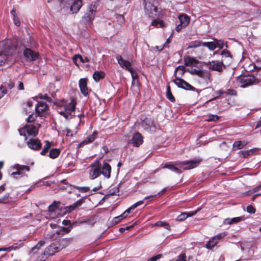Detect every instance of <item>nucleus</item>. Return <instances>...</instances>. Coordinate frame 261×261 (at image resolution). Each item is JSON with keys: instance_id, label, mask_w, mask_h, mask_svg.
<instances>
[{"instance_id": "nucleus-56", "label": "nucleus", "mask_w": 261, "mask_h": 261, "mask_svg": "<svg viewBox=\"0 0 261 261\" xmlns=\"http://www.w3.org/2000/svg\"><path fill=\"white\" fill-rule=\"evenodd\" d=\"M175 261H187L185 253H181L178 256L177 259Z\"/></svg>"}, {"instance_id": "nucleus-20", "label": "nucleus", "mask_w": 261, "mask_h": 261, "mask_svg": "<svg viewBox=\"0 0 261 261\" xmlns=\"http://www.w3.org/2000/svg\"><path fill=\"white\" fill-rule=\"evenodd\" d=\"M111 166L108 163L104 162L103 164L101 165V174H102L105 177L109 179L111 177Z\"/></svg>"}, {"instance_id": "nucleus-1", "label": "nucleus", "mask_w": 261, "mask_h": 261, "mask_svg": "<svg viewBox=\"0 0 261 261\" xmlns=\"http://www.w3.org/2000/svg\"><path fill=\"white\" fill-rule=\"evenodd\" d=\"M56 105L60 108L58 112L61 115L66 119L72 117V112L75 111L76 105L75 99L65 100L63 99L57 101Z\"/></svg>"}, {"instance_id": "nucleus-55", "label": "nucleus", "mask_w": 261, "mask_h": 261, "mask_svg": "<svg viewBox=\"0 0 261 261\" xmlns=\"http://www.w3.org/2000/svg\"><path fill=\"white\" fill-rule=\"evenodd\" d=\"M48 256V255L45 253L44 251V252L38 258L37 261H45Z\"/></svg>"}, {"instance_id": "nucleus-36", "label": "nucleus", "mask_w": 261, "mask_h": 261, "mask_svg": "<svg viewBox=\"0 0 261 261\" xmlns=\"http://www.w3.org/2000/svg\"><path fill=\"white\" fill-rule=\"evenodd\" d=\"M95 16L93 13L87 12L83 17V19L85 21L88 22L93 20Z\"/></svg>"}, {"instance_id": "nucleus-50", "label": "nucleus", "mask_w": 261, "mask_h": 261, "mask_svg": "<svg viewBox=\"0 0 261 261\" xmlns=\"http://www.w3.org/2000/svg\"><path fill=\"white\" fill-rule=\"evenodd\" d=\"M73 187L74 189L78 190L80 192L82 193H86L90 190V188L88 187H79L74 186Z\"/></svg>"}, {"instance_id": "nucleus-60", "label": "nucleus", "mask_w": 261, "mask_h": 261, "mask_svg": "<svg viewBox=\"0 0 261 261\" xmlns=\"http://www.w3.org/2000/svg\"><path fill=\"white\" fill-rule=\"evenodd\" d=\"M165 46L166 43L161 46H155L154 47H152V49L155 51H160L163 49Z\"/></svg>"}, {"instance_id": "nucleus-44", "label": "nucleus", "mask_w": 261, "mask_h": 261, "mask_svg": "<svg viewBox=\"0 0 261 261\" xmlns=\"http://www.w3.org/2000/svg\"><path fill=\"white\" fill-rule=\"evenodd\" d=\"M154 226H161V227H164L167 229H170V226L168 223L162 222V221H159L155 223L154 225Z\"/></svg>"}, {"instance_id": "nucleus-28", "label": "nucleus", "mask_w": 261, "mask_h": 261, "mask_svg": "<svg viewBox=\"0 0 261 261\" xmlns=\"http://www.w3.org/2000/svg\"><path fill=\"white\" fill-rule=\"evenodd\" d=\"M198 76L204 79L206 83L211 82V73L207 71L200 70Z\"/></svg>"}, {"instance_id": "nucleus-16", "label": "nucleus", "mask_w": 261, "mask_h": 261, "mask_svg": "<svg viewBox=\"0 0 261 261\" xmlns=\"http://www.w3.org/2000/svg\"><path fill=\"white\" fill-rule=\"evenodd\" d=\"M174 83L179 88H183L186 90H191L193 87L190 85L189 83L179 78L178 77H176L175 79L173 80Z\"/></svg>"}, {"instance_id": "nucleus-51", "label": "nucleus", "mask_w": 261, "mask_h": 261, "mask_svg": "<svg viewBox=\"0 0 261 261\" xmlns=\"http://www.w3.org/2000/svg\"><path fill=\"white\" fill-rule=\"evenodd\" d=\"M151 24L154 27H156L158 24H159L160 27L162 28L164 26V22L162 20L155 19L152 21Z\"/></svg>"}, {"instance_id": "nucleus-18", "label": "nucleus", "mask_w": 261, "mask_h": 261, "mask_svg": "<svg viewBox=\"0 0 261 261\" xmlns=\"http://www.w3.org/2000/svg\"><path fill=\"white\" fill-rule=\"evenodd\" d=\"M178 163V162H176L174 164H172L171 162L167 163L164 165H161L160 167V169L167 168L174 172L180 174L181 173V171L179 168V167L175 165Z\"/></svg>"}, {"instance_id": "nucleus-46", "label": "nucleus", "mask_w": 261, "mask_h": 261, "mask_svg": "<svg viewBox=\"0 0 261 261\" xmlns=\"http://www.w3.org/2000/svg\"><path fill=\"white\" fill-rule=\"evenodd\" d=\"M188 217L186 212L182 213L181 214L178 215L176 220L177 221H182L186 220Z\"/></svg>"}, {"instance_id": "nucleus-29", "label": "nucleus", "mask_w": 261, "mask_h": 261, "mask_svg": "<svg viewBox=\"0 0 261 261\" xmlns=\"http://www.w3.org/2000/svg\"><path fill=\"white\" fill-rule=\"evenodd\" d=\"M243 217H237L233 218H226L224 221V224L230 225L233 223H237L243 220Z\"/></svg>"}, {"instance_id": "nucleus-39", "label": "nucleus", "mask_w": 261, "mask_h": 261, "mask_svg": "<svg viewBox=\"0 0 261 261\" xmlns=\"http://www.w3.org/2000/svg\"><path fill=\"white\" fill-rule=\"evenodd\" d=\"M83 202V200L82 199L78 200L75 202H74L72 205H70L69 207V211H71L74 210L77 207L80 206L82 204Z\"/></svg>"}, {"instance_id": "nucleus-41", "label": "nucleus", "mask_w": 261, "mask_h": 261, "mask_svg": "<svg viewBox=\"0 0 261 261\" xmlns=\"http://www.w3.org/2000/svg\"><path fill=\"white\" fill-rule=\"evenodd\" d=\"M115 18L117 20L118 23L119 25H121L123 24H124V21H125V19H124V17L123 15L116 14L115 15Z\"/></svg>"}, {"instance_id": "nucleus-13", "label": "nucleus", "mask_w": 261, "mask_h": 261, "mask_svg": "<svg viewBox=\"0 0 261 261\" xmlns=\"http://www.w3.org/2000/svg\"><path fill=\"white\" fill-rule=\"evenodd\" d=\"M227 232L224 231L212 237L206 244V247L208 249H212L214 247L219 241L224 238L227 234Z\"/></svg>"}, {"instance_id": "nucleus-30", "label": "nucleus", "mask_w": 261, "mask_h": 261, "mask_svg": "<svg viewBox=\"0 0 261 261\" xmlns=\"http://www.w3.org/2000/svg\"><path fill=\"white\" fill-rule=\"evenodd\" d=\"M78 59H79L80 61L82 63H83L89 62V59L88 57H85L84 58L80 55H79V54L75 55V56H74L73 57L72 60H73V62L74 63V64L77 66L78 65V64H77V60Z\"/></svg>"}, {"instance_id": "nucleus-64", "label": "nucleus", "mask_w": 261, "mask_h": 261, "mask_svg": "<svg viewBox=\"0 0 261 261\" xmlns=\"http://www.w3.org/2000/svg\"><path fill=\"white\" fill-rule=\"evenodd\" d=\"M221 55L225 57H229L230 56V54L228 50L224 49L222 50Z\"/></svg>"}, {"instance_id": "nucleus-38", "label": "nucleus", "mask_w": 261, "mask_h": 261, "mask_svg": "<svg viewBox=\"0 0 261 261\" xmlns=\"http://www.w3.org/2000/svg\"><path fill=\"white\" fill-rule=\"evenodd\" d=\"M202 43L201 41H191L187 48H195V47H199L200 46H201V45H202Z\"/></svg>"}, {"instance_id": "nucleus-42", "label": "nucleus", "mask_w": 261, "mask_h": 261, "mask_svg": "<svg viewBox=\"0 0 261 261\" xmlns=\"http://www.w3.org/2000/svg\"><path fill=\"white\" fill-rule=\"evenodd\" d=\"M253 152L252 149L248 150H242L240 151L239 153L240 156L243 158H246L251 154Z\"/></svg>"}, {"instance_id": "nucleus-3", "label": "nucleus", "mask_w": 261, "mask_h": 261, "mask_svg": "<svg viewBox=\"0 0 261 261\" xmlns=\"http://www.w3.org/2000/svg\"><path fill=\"white\" fill-rule=\"evenodd\" d=\"M11 40L10 39H6L0 42V48L2 50L0 51V66L5 64L10 58V53L8 49L12 47Z\"/></svg>"}, {"instance_id": "nucleus-19", "label": "nucleus", "mask_w": 261, "mask_h": 261, "mask_svg": "<svg viewBox=\"0 0 261 261\" xmlns=\"http://www.w3.org/2000/svg\"><path fill=\"white\" fill-rule=\"evenodd\" d=\"M128 143L132 144L134 146L138 147L143 143V138L141 135L139 133L135 134L133 138L129 141Z\"/></svg>"}, {"instance_id": "nucleus-45", "label": "nucleus", "mask_w": 261, "mask_h": 261, "mask_svg": "<svg viewBox=\"0 0 261 261\" xmlns=\"http://www.w3.org/2000/svg\"><path fill=\"white\" fill-rule=\"evenodd\" d=\"M124 218H125L124 215L122 214L120 216L115 217L113 220V224H116L119 223L122 220H123Z\"/></svg>"}, {"instance_id": "nucleus-57", "label": "nucleus", "mask_w": 261, "mask_h": 261, "mask_svg": "<svg viewBox=\"0 0 261 261\" xmlns=\"http://www.w3.org/2000/svg\"><path fill=\"white\" fill-rule=\"evenodd\" d=\"M162 257V254H159L155 256H153V257L150 258L147 260V261H156L158 259H160Z\"/></svg>"}, {"instance_id": "nucleus-40", "label": "nucleus", "mask_w": 261, "mask_h": 261, "mask_svg": "<svg viewBox=\"0 0 261 261\" xmlns=\"http://www.w3.org/2000/svg\"><path fill=\"white\" fill-rule=\"evenodd\" d=\"M219 117L216 115L210 114L207 116L206 121L207 122L213 121L216 122L219 119Z\"/></svg>"}, {"instance_id": "nucleus-9", "label": "nucleus", "mask_w": 261, "mask_h": 261, "mask_svg": "<svg viewBox=\"0 0 261 261\" xmlns=\"http://www.w3.org/2000/svg\"><path fill=\"white\" fill-rule=\"evenodd\" d=\"M21 136H35L38 133V127L33 124L27 125L19 130Z\"/></svg>"}, {"instance_id": "nucleus-61", "label": "nucleus", "mask_w": 261, "mask_h": 261, "mask_svg": "<svg viewBox=\"0 0 261 261\" xmlns=\"http://www.w3.org/2000/svg\"><path fill=\"white\" fill-rule=\"evenodd\" d=\"M133 205L130 206L129 208H128L127 210H126L122 214L124 215L125 218L127 216V215L130 213L132 210H134V208H132Z\"/></svg>"}, {"instance_id": "nucleus-59", "label": "nucleus", "mask_w": 261, "mask_h": 261, "mask_svg": "<svg viewBox=\"0 0 261 261\" xmlns=\"http://www.w3.org/2000/svg\"><path fill=\"white\" fill-rule=\"evenodd\" d=\"M13 21H14V24L18 27L20 25V22L19 21V18L17 17V16L15 15V14H13Z\"/></svg>"}, {"instance_id": "nucleus-14", "label": "nucleus", "mask_w": 261, "mask_h": 261, "mask_svg": "<svg viewBox=\"0 0 261 261\" xmlns=\"http://www.w3.org/2000/svg\"><path fill=\"white\" fill-rule=\"evenodd\" d=\"M141 125L148 132H154L155 130V126L154 121L150 118H145L142 121Z\"/></svg>"}, {"instance_id": "nucleus-24", "label": "nucleus", "mask_w": 261, "mask_h": 261, "mask_svg": "<svg viewBox=\"0 0 261 261\" xmlns=\"http://www.w3.org/2000/svg\"><path fill=\"white\" fill-rule=\"evenodd\" d=\"M27 144L29 147L33 150H38L41 147V142L38 139H30Z\"/></svg>"}, {"instance_id": "nucleus-5", "label": "nucleus", "mask_w": 261, "mask_h": 261, "mask_svg": "<svg viewBox=\"0 0 261 261\" xmlns=\"http://www.w3.org/2000/svg\"><path fill=\"white\" fill-rule=\"evenodd\" d=\"M11 168L13 171L11 173V176L15 179L25 176V172H28L30 170L29 166L19 164L14 165Z\"/></svg>"}, {"instance_id": "nucleus-43", "label": "nucleus", "mask_w": 261, "mask_h": 261, "mask_svg": "<svg viewBox=\"0 0 261 261\" xmlns=\"http://www.w3.org/2000/svg\"><path fill=\"white\" fill-rule=\"evenodd\" d=\"M166 96L171 101L173 102L175 101V98L171 93L169 86H168L167 88Z\"/></svg>"}, {"instance_id": "nucleus-53", "label": "nucleus", "mask_w": 261, "mask_h": 261, "mask_svg": "<svg viewBox=\"0 0 261 261\" xmlns=\"http://www.w3.org/2000/svg\"><path fill=\"white\" fill-rule=\"evenodd\" d=\"M9 194H7L0 198V203H6L9 201Z\"/></svg>"}, {"instance_id": "nucleus-25", "label": "nucleus", "mask_w": 261, "mask_h": 261, "mask_svg": "<svg viewBox=\"0 0 261 261\" xmlns=\"http://www.w3.org/2000/svg\"><path fill=\"white\" fill-rule=\"evenodd\" d=\"M97 132L96 131H94L92 134L89 135L86 138H85L83 141L79 145V146H81L82 145L87 144L89 143L92 142L97 137Z\"/></svg>"}, {"instance_id": "nucleus-22", "label": "nucleus", "mask_w": 261, "mask_h": 261, "mask_svg": "<svg viewBox=\"0 0 261 261\" xmlns=\"http://www.w3.org/2000/svg\"><path fill=\"white\" fill-rule=\"evenodd\" d=\"M73 241V239L69 238H64L59 241H56L57 245L58 247V249L61 250L62 249L66 247L69 245Z\"/></svg>"}, {"instance_id": "nucleus-48", "label": "nucleus", "mask_w": 261, "mask_h": 261, "mask_svg": "<svg viewBox=\"0 0 261 261\" xmlns=\"http://www.w3.org/2000/svg\"><path fill=\"white\" fill-rule=\"evenodd\" d=\"M185 67L182 66H179L175 69L174 74L176 75L178 73L182 75L185 72Z\"/></svg>"}, {"instance_id": "nucleus-34", "label": "nucleus", "mask_w": 261, "mask_h": 261, "mask_svg": "<svg viewBox=\"0 0 261 261\" xmlns=\"http://www.w3.org/2000/svg\"><path fill=\"white\" fill-rule=\"evenodd\" d=\"M60 153V150L57 148H53L51 149L49 152L48 156L51 159H56L57 158Z\"/></svg>"}, {"instance_id": "nucleus-7", "label": "nucleus", "mask_w": 261, "mask_h": 261, "mask_svg": "<svg viewBox=\"0 0 261 261\" xmlns=\"http://www.w3.org/2000/svg\"><path fill=\"white\" fill-rule=\"evenodd\" d=\"M101 164L98 160H95L90 164L89 176L90 179H94L101 174Z\"/></svg>"}, {"instance_id": "nucleus-31", "label": "nucleus", "mask_w": 261, "mask_h": 261, "mask_svg": "<svg viewBox=\"0 0 261 261\" xmlns=\"http://www.w3.org/2000/svg\"><path fill=\"white\" fill-rule=\"evenodd\" d=\"M248 144V142L246 141H236L233 144V149L238 150L243 148L245 146Z\"/></svg>"}, {"instance_id": "nucleus-35", "label": "nucleus", "mask_w": 261, "mask_h": 261, "mask_svg": "<svg viewBox=\"0 0 261 261\" xmlns=\"http://www.w3.org/2000/svg\"><path fill=\"white\" fill-rule=\"evenodd\" d=\"M105 77V73L103 71H96L93 74V78L95 81L98 82Z\"/></svg>"}, {"instance_id": "nucleus-21", "label": "nucleus", "mask_w": 261, "mask_h": 261, "mask_svg": "<svg viewBox=\"0 0 261 261\" xmlns=\"http://www.w3.org/2000/svg\"><path fill=\"white\" fill-rule=\"evenodd\" d=\"M44 251L45 253L47 254L48 256H51L54 255L55 253L60 251V250L58 249V247L55 242L46 248Z\"/></svg>"}, {"instance_id": "nucleus-8", "label": "nucleus", "mask_w": 261, "mask_h": 261, "mask_svg": "<svg viewBox=\"0 0 261 261\" xmlns=\"http://www.w3.org/2000/svg\"><path fill=\"white\" fill-rule=\"evenodd\" d=\"M255 81L254 76L250 75L240 76L237 80L238 86L242 88H245L255 83Z\"/></svg>"}, {"instance_id": "nucleus-11", "label": "nucleus", "mask_w": 261, "mask_h": 261, "mask_svg": "<svg viewBox=\"0 0 261 261\" xmlns=\"http://www.w3.org/2000/svg\"><path fill=\"white\" fill-rule=\"evenodd\" d=\"M116 58L119 65L123 69L128 71L131 73L133 79H134L136 74L135 73L133 68L132 67L130 62L128 61L124 60L120 55H117L116 56Z\"/></svg>"}, {"instance_id": "nucleus-2", "label": "nucleus", "mask_w": 261, "mask_h": 261, "mask_svg": "<svg viewBox=\"0 0 261 261\" xmlns=\"http://www.w3.org/2000/svg\"><path fill=\"white\" fill-rule=\"evenodd\" d=\"M143 1L145 12L149 17L154 18L158 16L159 10L157 0H143Z\"/></svg>"}, {"instance_id": "nucleus-15", "label": "nucleus", "mask_w": 261, "mask_h": 261, "mask_svg": "<svg viewBox=\"0 0 261 261\" xmlns=\"http://www.w3.org/2000/svg\"><path fill=\"white\" fill-rule=\"evenodd\" d=\"M23 55L28 61L32 62L39 58V54L32 49L26 48L23 51Z\"/></svg>"}, {"instance_id": "nucleus-33", "label": "nucleus", "mask_w": 261, "mask_h": 261, "mask_svg": "<svg viewBox=\"0 0 261 261\" xmlns=\"http://www.w3.org/2000/svg\"><path fill=\"white\" fill-rule=\"evenodd\" d=\"M45 145L44 146L43 150L40 152V154L42 155H44L48 151L49 149L54 145L53 142H49L48 141H45Z\"/></svg>"}, {"instance_id": "nucleus-32", "label": "nucleus", "mask_w": 261, "mask_h": 261, "mask_svg": "<svg viewBox=\"0 0 261 261\" xmlns=\"http://www.w3.org/2000/svg\"><path fill=\"white\" fill-rule=\"evenodd\" d=\"M45 242L44 240H40L34 247L32 248L30 253L35 254L37 253L40 248L45 244Z\"/></svg>"}, {"instance_id": "nucleus-10", "label": "nucleus", "mask_w": 261, "mask_h": 261, "mask_svg": "<svg viewBox=\"0 0 261 261\" xmlns=\"http://www.w3.org/2000/svg\"><path fill=\"white\" fill-rule=\"evenodd\" d=\"M200 162L201 160L197 159L194 160L179 162L175 165L184 170H189L197 167Z\"/></svg>"}, {"instance_id": "nucleus-54", "label": "nucleus", "mask_w": 261, "mask_h": 261, "mask_svg": "<svg viewBox=\"0 0 261 261\" xmlns=\"http://www.w3.org/2000/svg\"><path fill=\"white\" fill-rule=\"evenodd\" d=\"M7 93V89L5 87H0V99H1Z\"/></svg>"}, {"instance_id": "nucleus-23", "label": "nucleus", "mask_w": 261, "mask_h": 261, "mask_svg": "<svg viewBox=\"0 0 261 261\" xmlns=\"http://www.w3.org/2000/svg\"><path fill=\"white\" fill-rule=\"evenodd\" d=\"M79 87L81 93L85 96L88 94V89L87 87V81L86 79H81L79 81Z\"/></svg>"}, {"instance_id": "nucleus-37", "label": "nucleus", "mask_w": 261, "mask_h": 261, "mask_svg": "<svg viewBox=\"0 0 261 261\" xmlns=\"http://www.w3.org/2000/svg\"><path fill=\"white\" fill-rule=\"evenodd\" d=\"M202 46L207 47L211 50H214L216 49V45L214 41L212 42H203Z\"/></svg>"}, {"instance_id": "nucleus-49", "label": "nucleus", "mask_w": 261, "mask_h": 261, "mask_svg": "<svg viewBox=\"0 0 261 261\" xmlns=\"http://www.w3.org/2000/svg\"><path fill=\"white\" fill-rule=\"evenodd\" d=\"M97 7L95 4H91L88 7V12L93 13L95 15Z\"/></svg>"}, {"instance_id": "nucleus-4", "label": "nucleus", "mask_w": 261, "mask_h": 261, "mask_svg": "<svg viewBox=\"0 0 261 261\" xmlns=\"http://www.w3.org/2000/svg\"><path fill=\"white\" fill-rule=\"evenodd\" d=\"M83 5L82 0H61L60 6L63 8L70 9L72 13H76Z\"/></svg>"}, {"instance_id": "nucleus-6", "label": "nucleus", "mask_w": 261, "mask_h": 261, "mask_svg": "<svg viewBox=\"0 0 261 261\" xmlns=\"http://www.w3.org/2000/svg\"><path fill=\"white\" fill-rule=\"evenodd\" d=\"M60 203L54 201L48 206L47 218L55 219L63 216L62 210L59 207Z\"/></svg>"}, {"instance_id": "nucleus-27", "label": "nucleus", "mask_w": 261, "mask_h": 261, "mask_svg": "<svg viewBox=\"0 0 261 261\" xmlns=\"http://www.w3.org/2000/svg\"><path fill=\"white\" fill-rule=\"evenodd\" d=\"M178 19L180 21V23L184 26V27H187L190 22V17L186 14H181L178 16Z\"/></svg>"}, {"instance_id": "nucleus-58", "label": "nucleus", "mask_w": 261, "mask_h": 261, "mask_svg": "<svg viewBox=\"0 0 261 261\" xmlns=\"http://www.w3.org/2000/svg\"><path fill=\"white\" fill-rule=\"evenodd\" d=\"M246 211L248 213L250 214H254L255 212V208L252 205H248L247 207Z\"/></svg>"}, {"instance_id": "nucleus-17", "label": "nucleus", "mask_w": 261, "mask_h": 261, "mask_svg": "<svg viewBox=\"0 0 261 261\" xmlns=\"http://www.w3.org/2000/svg\"><path fill=\"white\" fill-rule=\"evenodd\" d=\"M48 109V105L43 101H38L35 105L36 112L39 114L45 113Z\"/></svg>"}, {"instance_id": "nucleus-52", "label": "nucleus", "mask_w": 261, "mask_h": 261, "mask_svg": "<svg viewBox=\"0 0 261 261\" xmlns=\"http://www.w3.org/2000/svg\"><path fill=\"white\" fill-rule=\"evenodd\" d=\"M252 193H255V196H258L261 195V185L259 186L256 188H254L252 191Z\"/></svg>"}, {"instance_id": "nucleus-26", "label": "nucleus", "mask_w": 261, "mask_h": 261, "mask_svg": "<svg viewBox=\"0 0 261 261\" xmlns=\"http://www.w3.org/2000/svg\"><path fill=\"white\" fill-rule=\"evenodd\" d=\"M22 244H19L18 243H15L13 245L10 246L8 247H2L0 248V251H7V252H10L13 250H16L21 247H22Z\"/></svg>"}, {"instance_id": "nucleus-12", "label": "nucleus", "mask_w": 261, "mask_h": 261, "mask_svg": "<svg viewBox=\"0 0 261 261\" xmlns=\"http://www.w3.org/2000/svg\"><path fill=\"white\" fill-rule=\"evenodd\" d=\"M205 66L209 69L217 72H221L225 68V65L222 61L213 60L205 63Z\"/></svg>"}, {"instance_id": "nucleus-62", "label": "nucleus", "mask_w": 261, "mask_h": 261, "mask_svg": "<svg viewBox=\"0 0 261 261\" xmlns=\"http://www.w3.org/2000/svg\"><path fill=\"white\" fill-rule=\"evenodd\" d=\"M36 118V115L34 116L33 114H31L29 116L27 120L28 122H31L34 121L35 120Z\"/></svg>"}, {"instance_id": "nucleus-63", "label": "nucleus", "mask_w": 261, "mask_h": 261, "mask_svg": "<svg viewBox=\"0 0 261 261\" xmlns=\"http://www.w3.org/2000/svg\"><path fill=\"white\" fill-rule=\"evenodd\" d=\"M188 70L191 74H195V75H198V73L200 71V70H198V69H197L195 68H191L190 70L189 69H188Z\"/></svg>"}, {"instance_id": "nucleus-47", "label": "nucleus", "mask_w": 261, "mask_h": 261, "mask_svg": "<svg viewBox=\"0 0 261 261\" xmlns=\"http://www.w3.org/2000/svg\"><path fill=\"white\" fill-rule=\"evenodd\" d=\"M214 41L215 43L216 48H219L220 49H222L224 46V42L223 41L221 40H218L217 39H214Z\"/></svg>"}]
</instances>
